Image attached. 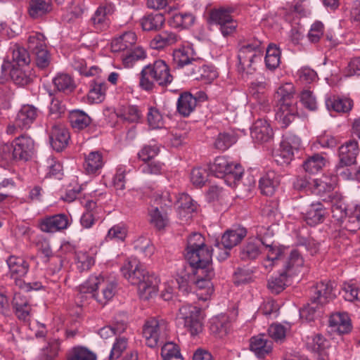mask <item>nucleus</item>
I'll return each mask as SVG.
<instances>
[{
    "instance_id": "obj_14",
    "label": "nucleus",
    "mask_w": 360,
    "mask_h": 360,
    "mask_svg": "<svg viewBox=\"0 0 360 360\" xmlns=\"http://www.w3.org/2000/svg\"><path fill=\"white\" fill-rule=\"evenodd\" d=\"M69 219L65 214H58L41 219L39 226L43 232L56 233L69 226Z\"/></svg>"
},
{
    "instance_id": "obj_8",
    "label": "nucleus",
    "mask_w": 360,
    "mask_h": 360,
    "mask_svg": "<svg viewBox=\"0 0 360 360\" xmlns=\"http://www.w3.org/2000/svg\"><path fill=\"white\" fill-rule=\"evenodd\" d=\"M191 266L196 269L195 274L198 277L195 283L197 288L199 290L205 291V292H198V295L200 297V299L207 300L213 292L211 280L214 276V271L212 262Z\"/></svg>"
},
{
    "instance_id": "obj_63",
    "label": "nucleus",
    "mask_w": 360,
    "mask_h": 360,
    "mask_svg": "<svg viewBox=\"0 0 360 360\" xmlns=\"http://www.w3.org/2000/svg\"><path fill=\"white\" fill-rule=\"evenodd\" d=\"M206 170L202 167L193 168L191 172V181L195 186H202L207 181Z\"/></svg>"
},
{
    "instance_id": "obj_62",
    "label": "nucleus",
    "mask_w": 360,
    "mask_h": 360,
    "mask_svg": "<svg viewBox=\"0 0 360 360\" xmlns=\"http://www.w3.org/2000/svg\"><path fill=\"white\" fill-rule=\"evenodd\" d=\"M321 306L311 300V303L308 304L306 307L300 311L301 319L307 321H311L315 318L316 312L319 311Z\"/></svg>"
},
{
    "instance_id": "obj_46",
    "label": "nucleus",
    "mask_w": 360,
    "mask_h": 360,
    "mask_svg": "<svg viewBox=\"0 0 360 360\" xmlns=\"http://www.w3.org/2000/svg\"><path fill=\"white\" fill-rule=\"evenodd\" d=\"M146 58L145 51L141 47L130 49L122 56V63L125 68H131L140 60Z\"/></svg>"
},
{
    "instance_id": "obj_9",
    "label": "nucleus",
    "mask_w": 360,
    "mask_h": 360,
    "mask_svg": "<svg viewBox=\"0 0 360 360\" xmlns=\"http://www.w3.org/2000/svg\"><path fill=\"white\" fill-rule=\"evenodd\" d=\"M233 11L231 8L220 7L210 12L209 22L219 25L222 34L225 37L232 34L237 27L236 22L231 15Z\"/></svg>"
},
{
    "instance_id": "obj_39",
    "label": "nucleus",
    "mask_w": 360,
    "mask_h": 360,
    "mask_svg": "<svg viewBox=\"0 0 360 360\" xmlns=\"http://www.w3.org/2000/svg\"><path fill=\"white\" fill-rule=\"evenodd\" d=\"M70 122L72 128L82 130L88 127L91 120L84 112L79 110H75L70 113Z\"/></svg>"
},
{
    "instance_id": "obj_33",
    "label": "nucleus",
    "mask_w": 360,
    "mask_h": 360,
    "mask_svg": "<svg viewBox=\"0 0 360 360\" xmlns=\"http://www.w3.org/2000/svg\"><path fill=\"white\" fill-rule=\"evenodd\" d=\"M150 224L157 230H162L169 224L167 213L158 207L151 206L148 210Z\"/></svg>"
},
{
    "instance_id": "obj_37",
    "label": "nucleus",
    "mask_w": 360,
    "mask_h": 360,
    "mask_svg": "<svg viewBox=\"0 0 360 360\" xmlns=\"http://www.w3.org/2000/svg\"><path fill=\"white\" fill-rule=\"evenodd\" d=\"M325 214V210L321 203L311 204L305 212L304 219L309 225L314 226L323 221Z\"/></svg>"
},
{
    "instance_id": "obj_25",
    "label": "nucleus",
    "mask_w": 360,
    "mask_h": 360,
    "mask_svg": "<svg viewBox=\"0 0 360 360\" xmlns=\"http://www.w3.org/2000/svg\"><path fill=\"white\" fill-rule=\"evenodd\" d=\"M13 305L17 317L22 321H28L31 315L32 307L27 299L20 292L15 293Z\"/></svg>"
},
{
    "instance_id": "obj_11",
    "label": "nucleus",
    "mask_w": 360,
    "mask_h": 360,
    "mask_svg": "<svg viewBox=\"0 0 360 360\" xmlns=\"http://www.w3.org/2000/svg\"><path fill=\"white\" fill-rule=\"evenodd\" d=\"M261 57L262 52L259 42L243 46L240 49L238 56L241 68L246 70L248 73H251L252 70H255L252 65L257 59H261Z\"/></svg>"
},
{
    "instance_id": "obj_56",
    "label": "nucleus",
    "mask_w": 360,
    "mask_h": 360,
    "mask_svg": "<svg viewBox=\"0 0 360 360\" xmlns=\"http://www.w3.org/2000/svg\"><path fill=\"white\" fill-rule=\"evenodd\" d=\"M60 342L58 340H53L44 348L40 354L39 360H53L60 350Z\"/></svg>"
},
{
    "instance_id": "obj_31",
    "label": "nucleus",
    "mask_w": 360,
    "mask_h": 360,
    "mask_svg": "<svg viewBox=\"0 0 360 360\" xmlns=\"http://www.w3.org/2000/svg\"><path fill=\"white\" fill-rule=\"evenodd\" d=\"M326 105L329 111L346 113L351 110L353 102L347 98L333 96L326 99Z\"/></svg>"
},
{
    "instance_id": "obj_13",
    "label": "nucleus",
    "mask_w": 360,
    "mask_h": 360,
    "mask_svg": "<svg viewBox=\"0 0 360 360\" xmlns=\"http://www.w3.org/2000/svg\"><path fill=\"white\" fill-rule=\"evenodd\" d=\"M184 327L191 335H196L202 330V316L197 307L189 305L184 307Z\"/></svg>"
},
{
    "instance_id": "obj_17",
    "label": "nucleus",
    "mask_w": 360,
    "mask_h": 360,
    "mask_svg": "<svg viewBox=\"0 0 360 360\" xmlns=\"http://www.w3.org/2000/svg\"><path fill=\"white\" fill-rule=\"evenodd\" d=\"M297 103L276 104V120L287 127L298 116Z\"/></svg>"
},
{
    "instance_id": "obj_15",
    "label": "nucleus",
    "mask_w": 360,
    "mask_h": 360,
    "mask_svg": "<svg viewBox=\"0 0 360 360\" xmlns=\"http://www.w3.org/2000/svg\"><path fill=\"white\" fill-rule=\"evenodd\" d=\"M199 60L193 58V50L190 46L181 48V73L196 79L199 70Z\"/></svg>"
},
{
    "instance_id": "obj_29",
    "label": "nucleus",
    "mask_w": 360,
    "mask_h": 360,
    "mask_svg": "<svg viewBox=\"0 0 360 360\" xmlns=\"http://www.w3.org/2000/svg\"><path fill=\"white\" fill-rule=\"evenodd\" d=\"M136 41V35L133 32H126L111 42L112 52H120L130 49Z\"/></svg>"
},
{
    "instance_id": "obj_58",
    "label": "nucleus",
    "mask_w": 360,
    "mask_h": 360,
    "mask_svg": "<svg viewBox=\"0 0 360 360\" xmlns=\"http://www.w3.org/2000/svg\"><path fill=\"white\" fill-rule=\"evenodd\" d=\"M197 100L188 92L181 94V116L187 117L196 106Z\"/></svg>"
},
{
    "instance_id": "obj_42",
    "label": "nucleus",
    "mask_w": 360,
    "mask_h": 360,
    "mask_svg": "<svg viewBox=\"0 0 360 360\" xmlns=\"http://www.w3.org/2000/svg\"><path fill=\"white\" fill-rule=\"evenodd\" d=\"M229 325L230 324L227 316H214L211 321L210 330L213 334L218 336L219 338H223L228 333Z\"/></svg>"
},
{
    "instance_id": "obj_43",
    "label": "nucleus",
    "mask_w": 360,
    "mask_h": 360,
    "mask_svg": "<svg viewBox=\"0 0 360 360\" xmlns=\"http://www.w3.org/2000/svg\"><path fill=\"white\" fill-rule=\"evenodd\" d=\"M326 164V160L319 154L309 157L304 162L303 167L307 172L315 174L322 169Z\"/></svg>"
},
{
    "instance_id": "obj_54",
    "label": "nucleus",
    "mask_w": 360,
    "mask_h": 360,
    "mask_svg": "<svg viewBox=\"0 0 360 360\" xmlns=\"http://www.w3.org/2000/svg\"><path fill=\"white\" fill-rule=\"evenodd\" d=\"M163 360H180V348L173 342L165 343L161 349Z\"/></svg>"
},
{
    "instance_id": "obj_47",
    "label": "nucleus",
    "mask_w": 360,
    "mask_h": 360,
    "mask_svg": "<svg viewBox=\"0 0 360 360\" xmlns=\"http://www.w3.org/2000/svg\"><path fill=\"white\" fill-rule=\"evenodd\" d=\"M127 227L125 224L122 223L115 224L108 230L105 240L123 242L127 236Z\"/></svg>"
},
{
    "instance_id": "obj_10",
    "label": "nucleus",
    "mask_w": 360,
    "mask_h": 360,
    "mask_svg": "<svg viewBox=\"0 0 360 360\" xmlns=\"http://www.w3.org/2000/svg\"><path fill=\"white\" fill-rule=\"evenodd\" d=\"M115 11V6L105 1L100 4L89 20V25L96 32L106 30L110 24L109 15Z\"/></svg>"
},
{
    "instance_id": "obj_5",
    "label": "nucleus",
    "mask_w": 360,
    "mask_h": 360,
    "mask_svg": "<svg viewBox=\"0 0 360 360\" xmlns=\"http://www.w3.org/2000/svg\"><path fill=\"white\" fill-rule=\"evenodd\" d=\"M212 250L205 245L202 235L194 232L188 237L185 258L190 265L212 262Z\"/></svg>"
},
{
    "instance_id": "obj_45",
    "label": "nucleus",
    "mask_w": 360,
    "mask_h": 360,
    "mask_svg": "<svg viewBox=\"0 0 360 360\" xmlns=\"http://www.w3.org/2000/svg\"><path fill=\"white\" fill-rule=\"evenodd\" d=\"M117 116L128 122H137L141 118V112L136 106L128 105L119 109Z\"/></svg>"
},
{
    "instance_id": "obj_20",
    "label": "nucleus",
    "mask_w": 360,
    "mask_h": 360,
    "mask_svg": "<svg viewBox=\"0 0 360 360\" xmlns=\"http://www.w3.org/2000/svg\"><path fill=\"white\" fill-rule=\"evenodd\" d=\"M359 153L358 143L355 140L347 141L339 148L340 165L349 166L356 162Z\"/></svg>"
},
{
    "instance_id": "obj_6",
    "label": "nucleus",
    "mask_w": 360,
    "mask_h": 360,
    "mask_svg": "<svg viewBox=\"0 0 360 360\" xmlns=\"http://www.w3.org/2000/svg\"><path fill=\"white\" fill-rule=\"evenodd\" d=\"M209 169L217 177L224 178L229 186L236 184L244 172L240 164L231 162L223 156L217 157L214 162L209 165Z\"/></svg>"
},
{
    "instance_id": "obj_30",
    "label": "nucleus",
    "mask_w": 360,
    "mask_h": 360,
    "mask_svg": "<svg viewBox=\"0 0 360 360\" xmlns=\"http://www.w3.org/2000/svg\"><path fill=\"white\" fill-rule=\"evenodd\" d=\"M263 238L260 237L248 240L240 250V259L243 260L256 259L261 253L260 246L262 245Z\"/></svg>"
},
{
    "instance_id": "obj_26",
    "label": "nucleus",
    "mask_w": 360,
    "mask_h": 360,
    "mask_svg": "<svg viewBox=\"0 0 360 360\" xmlns=\"http://www.w3.org/2000/svg\"><path fill=\"white\" fill-rule=\"evenodd\" d=\"M165 22V16L159 13L145 15L140 20L142 29L148 32L159 31L163 27Z\"/></svg>"
},
{
    "instance_id": "obj_53",
    "label": "nucleus",
    "mask_w": 360,
    "mask_h": 360,
    "mask_svg": "<svg viewBox=\"0 0 360 360\" xmlns=\"http://www.w3.org/2000/svg\"><path fill=\"white\" fill-rule=\"evenodd\" d=\"M77 266L80 271L89 270L95 263L94 254L79 251L76 256Z\"/></svg>"
},
{
    "instance_id": "obj_52",
    "label": "nucleus",
    "mask_w": 360,
    "mask_h": 360,
    "mask_svg": "<svg viewBox=\"0 0 360 360\" xmlns=\"http://www.w3.org/2000/svg\"><path fill=\"white\" fill-rule=\"evenodd\" d=\"M287 278L286 271L281 272L278 276L271 278L268 281V288L272 293H280L287 285Z\"/></svg>"
},
{
    "instance_id": "obj_36",
    "label": "nucleus",
    "mask_w": 360,
    "mask_h": 360,
    "mask_svg": "<svg viewBox=\"0 0 360 360\" xmlns=\"http://www.w3.org/2000/svg\"><path fill=\"white\" fill-rule=\"evenodd\" d=\"M336 182L337 177L335 176H332L330 178L324 176L323 179H314L311 191L317 195L330 192L336 186Z\"/></svg>"
},
{
    "instance_id": "obj_21",
    "label": "nucleus",
    "mask_w": 360,
    "mask_h": 360,
    "mask_svg": "<svg viewBox=\"0 0 360 360\" xmlns=\"http://www.w3.org/2000/svg\"><path fill=\"white\" fill-rule=\"evenodd\" d=\"M250 349L259 358H264L272 352V342L264 334H259L250 340Z\"/></svg>"
},
{
    "instance_id": "obj_55",
    "label": "nucleus",
    "mask_w": 360,
    "mask_h": 360,
    "mask_svg": "<svg viewBox=\"0 0 360 360\" xmlns=\"http://www.w3.org/2000/svg\"><path fill=\"white\" fill-rule=\"evenodd\" d=\"M303 264L304 259L300 252L297 250H293L284 262V271H286L288 274L292 269L302 266Z\"/></svg>"
},
{
    "instance_id": "obj_27",
    "label": "nucleus",
    "mask_w": 360,
    "mask_h": 360,
    "mask_svg": "<svg viewBox=\"0 0 360 360\" xmlns=\"http://www.w3.org/2000/svg\"><path fill=\"white\" fill-rule=\"evenodd\" d=\"M108 84L105 82L94 80L90 84L87 99L91 103H100L105 98Z\"/></svg>"
},
{
    "instance_id": "obj_57",
    "label": "nucleus",
    "mask_w": 360,
    "mask_h": 360,
    "mask_svg": "<svg viewBox=\"0 0 360 360\" xmlns=\"http://www.w3.org/2000/svg\"><path fill=\"white\" fill-rule=\"evenodd\" d=\"M27 46L32 54L45 49L46 47L45 37L41 33H34L30 35L27 39Z\"/></svg>"
},
{
    "instance_id": "obj_4",
    "label": "nucleus",
    "mask_w": 360,
    "mask_h": 360,
    "mask_svg": "<svg viewBox=\"0 0 360 360\" xmlns=\"http://www.w3.org/2000/svg\"><path fill=\"white\" fill-rule=\"evenodd\" d=\"M34 141L27 136H20L13 143L4 144L0 149L1 158L7 162L27 161L34 153Z\"/></svg>"
},
{
    "instance_id": "obj_16",
    "label": "nucleus",
    "mask_w": 360,
    "mask_h": 360,
    "mask_svg": "<svg viewBox=\"0 0 360 360\" xmlns=\"http://www.w3.org/2000/svg\"><path fill=\"white\" fill-rule=\"evenodd\" d=\"M49 139L53 148L61 151L68 146L70 134L62 124L56 123L51 126Z\"/></svg>"
},
{
    "instance_id": "obj_3",
    "label": "nucleus",
    "mask_w": 360,
    "mask_h": 360,
    "mask_svg": "<svg viewBox=\"0 0 360 360\" xmlns=\"http://www.w3.org/2000/svg\"><path fill=\"white\" fill-rule=\"evenodd\" d=\"M173 76L169 66L162 60H155L145 66L140 72L139 86L144 91H152L157 83L159 86H167L172 83Z\"/></svg>"
},
{
    "instance_id": "obj_24",
    "label": "nucleus",
    "mask_w": 360,
    "mask_h": 360,
    "mask_svg": "<svg viewBox=\"0 0 360 360\" xmlns=\"http://www.w3.org/2000/svg\"><path fill=\"white\" fill-rule=\"evenodd\" d=\"M280 182V175L274 171H269L259 180L261 192L266 195H272Z\"/></svg>"
},
{
    "instance_id": "obj_28",
    "label": "nucleus",
    "mask_w": 360,
    "mask_h": 360,
    "mask_svg": "<svg viewBox=\"0 0 360 360\" xmlns=\"http://www.w3.org/2000/svg\"><path fill=\"white\" fill-rule=\"evenodd\" d=\"M246 233V230L240 228L227 230L221 236V244L225 249L231 250L240 243Z\"/></svg>"
},
{
    "instance_id": "obj_38",
    "label": "nucleus",
    "mask_w": 360,
    "mask_h": 360,
    "mask_svg": "<svg viewBox=\"0 0 360 360\" xmlns=\"http://www.w3.org/2000/svg\"><path fill=\"white\" fill-rule=\"evenodd\" d=\"M276 95L278 98L276 104L297 103L295 90L292 83L282 84L278 89Z\"/></svg>"
},
{
    "instance_id": "obj_49",
    "label": "nucleus",
    "mask_w": 360,
    "mask_h": 360,
    "mask_svg": "<svg viewBox=\"0 0 360 360\" xmlns=\"http://www.w3.org/2000/svg\"><path fill=\"white\" fill-rule=\"evenodd\" d=\"M197 205L192 198L185 193H181V212H184V217L186 221L191 220L196 213Z\"/></svg>"
},
{
    "instance_id": "obj_44",
    "label": "nucleus",
    "mask_w": 360,
    "mask_h": 360,
    "mask_svg": "<svg viewBox=\"0 0 360 360\" xmlns=\"http://www.w3.org/2000/svg\"><path fill=\"white\" fill-rule=\"evenodd\" d=\"M53 82L58 91L66 94L72 92L75 88L73 79L67 74L57 75L53 79Z\"/></svg>"
},
{
    "instance_id": "obj_34",
    "label": "nucleus",
    "mask_w": 360,
    "mask_h": 360,
    "mask_svg": "<svg viewBox=\"0 0 360 360\" xmlns=\"http://www.w3.org/2000/svg\"><path fill=\"white\" fill-rule=\"evenodd\" d=\"M262 242L266 250V259L264 262L263 265L266 269H268L274 266L276 262L281 259L283 255V249L274 245L273 243H267L264 238L262 240Z\"/></svg>"
},
{
    "instance_id": "obj_18",
    "label": "nucleus",
    "mask_w": 360,
    "mask_h": 360,
    "mask_svg": "<svg viewBox=\"0 0 360 360\" xmlns=\"http://www.w3.org/2000/svg\"><path fill=\"white\" fill-rule=\"evenodd\" d=\"M333 290V287L330 281L318 283L311 288L314 295L311 300L322 307L335 297Z\"/></svg>"
},
{
    "instance_id": "obj_48",
    "label": "nucleus",
    "mask_w": 360,
    "mask_h": 360,
    "mask_svg": "<svg viewBox=\"0 0 360 360\" xmlns=\"http://www.w3.org/2000/svg\"><path fill=\"white\" fill-rule=\"evenodd\" d=\"M281 51L279 49L273 44H270L267 49L265 57V63L269 70H274L280 64Z\"/></svg>"
},
{
    "instance_id": "obj_50",
    "label": "nucleus",
    "mask_w": 360,
    "mask_h": 360,
    "mask_svg": "<svg viewBox=\"0 0 360 360\" xmlns=\"http://www.w3.org/2000/svg\"><path fill=\"white\" fill-rule=\"evenodd\" d=\"M25 67H15L12 66L8 70H10V76L13 82L19 86H25L28 84L31 78L24 70ZM7 70V68H6Z\"/></svg>"
},
{
    "instance_id": "obj_64",
    "label": "nucleus",
    "mask_w": 360,
    "mask_h": 360,
    "mask_svg": "<svg viewBox=\"0 0 360 360\" xmlns=\"http://www.w3.org/2000/svg\"><path fill=\"white\" fill-rule=\"evenodd\" d=\"M148 122L153 129H159L163 127V118L160 112L154 108H150L148 112Z\"/></svg>"
},
{
    "instance_id": "obj_61",
    "label": "nucleus",
    "mask_w": 360,
    "mask_h": 360,
    "mask_svg": "<svg viewBox=\"0 0 360 360\" xmlns=\"http://www.w3.org/2000/svg\"><path fill=\"white\" fill-rule=\"evenodd\" d=\"M127 347V341L124 338H119L116 339L111 349L109 360H117L120 357L122 352Z\"/></svg>"
},
{
    "instance_id": "obj_7",
    "label": "nucleus",
    "mask_w": 360,
    "mask_h": 360,
    "mask_svg": "<svg viewBox=\"0 0 360 360\" xmlns=\"http://www.w3.org/2000/svg\"><path fill=\"white\" fill-rule=\"evenodd\" d=\"M168 323L163 319L150 318L146 321L143 335L146 339V344L150 347L158 345L160 338L167 335Z\"/></svg>"
},
{
    "instance_id": "obj_59",
    "label": "nucleus",
    "mask_w": 360,
    "mask_h": 360,
    "mask_svg": "<svg viewBox=\"0 0 360 360\" xmlns=\"http://www.w3.org/2000/svg\"><path fill=\"white\" fill-rule=\"evenodd\" d=\"M327 341L321 334H315L307 338V347L314 352H321L326 347Z\"/></svg>"
},
{
    "instance_id": "obj_51",
    "label": "nucleus",
    "mask_w": 360,
    "mask_h": 360,
    "mask_svg": "<svg viewBox=\"0 0 360 360\" xmlns=\"http://www.w3.org/2000/svg\"><path fill=\"white\" fill-rule=\"evenodd\" d=\"M67 360H96V356L86 347H75L68 353Z\"/></svg>"
},
{
    "instance_id": "obj_12",
    "label": "nucleus",
    "mask_w": 360,
    "mask_h": 360,
    "mask_svg": "<svg viewBox=\"0 0 360 360\" xmlns=\"http://www.w3.org/2000/svg\"><path fill=\"white\" fill-rule=\"evenodd\" d=\"M30 62V56L27 51L20 46L15 44L12 45L6 56V60L2 65L4 70L10 67H25Z\"/></svg>"
},
{
    "instance_id": "obj_32",
    "label": "nucleus",
    "mask_w": 360,
    "mask_h": 360,
    "mask_svg": "<svg viewBox=\"0 0 360 360\" xmlns=\"http://www.w3.org/2000/svg\"><path fill=\"white\" fill-rule=\"evenodd\" d=\"M52 10L50 0H30L29 3L28 13L31 18H38Z\"/></svg>"
},
{
    "instance_id": "obj_22",
    "label": "nucleus",
    "mask_w": 360,
    "mask_h": 360,
    "mask_svg": "<svg viewBox=\"0 0 360 360\" xmlns=\"http://www.w3.org/2000/svg\"><path fill=\"white\" fill-rule=\"evenodd\" d=\"M38 110L32 105H24L16 116L17 124L22 129H28L38 116Z\"/></svg>"
},
{
    "instance_id": "obj_60",
    "label": "nucleus",
    "mask_w": 360,
    "mask_h": 360,
    "mask_svg": "<svg viewBox=\"0 0 360 360\" xmlns=\"http://www.w3.org/2000/svg\"><path fill=\"white\" fill-rule=\"evenodd\" d=\"M196 75L197 80H202L206 83H210L218 77L217 70L212 66L203 65L199 68Z\"/></svg>"
},
{
    "instance_id": "obj_23",
    "label": "nucleus",
    "mask_w": 360,
    "mask_h": 360,
    "mask_svg": "<svg viewBox=\"0 0 360 360\" xmlns=\"http://www.w3.org/2000/svg\"><path fill=\"white\" fill-rule=\"evenodd\" d=\"M11 276L16 281L27 274L29 269L28 263L24 259L15 256H10L6 260Z\"/></svg>"
},
{
    "instance_id": "obj_19",
    "label": "nucleus",
    "mask_w": 360,
    "mask_h": 360,
    "mask_svg": "<svg viewBox=\"0 0 360 360\" xmlns=\"http://www.w3.org/2000/svg\"><path fill=\"white\" fill-rule=\"evenodd\" d=\"M251 137L257 143H266L273 137V130L266 120L258 119L251 128Z\"/></svg>"
},
{
    "instance_id": "obj_40",
    "label": "nucleus",
    "mask_w": 360,
    "mask_h": 360,
    "mask_svg": "<svg viewBox=\"0 0 360 360\" xmlns=\"http://www.w3.org/2000/svg\"><path fill=\"white\" fill-rule=\"evenodd\" d=\"M293 156L292 147L288 142H281L280 146L274 152L275 161L278 164H289Z\"/></svg>"
},
{
    "instance_id": "obj_1",
    "label": "nucleus",
    "mask_w": 360,
    "mask_h": 360,
    "mask_svg": "<svg viewBox=\"0 0 360 360\" xmlns=\"http://www.w3.org/2000/svg\"><path fill=\"white\" fill-rule=\"evenodd\" d=\"M122 275L131 285L137 286L139 297L148 300L156 295L160 282L159 278L150 274L136 258L127 259L120 269Z\"/></svg>"
},
{
    "instance_id": "obj_2",
    "label": "nucleus",
    "mask_w": 360,
    "mask_h": 360,
    "mask_svg": "<svg viewBox=\"0 0 360 360\" xmlns=\"http://www.w3.org/2000/svg\"><path fill=\"white\" fill-rule=\"evenodd\" d=\"M117 287V283L114 278L101 275L91 276L79 287V292L80 295L90 294L99 304L105 305L115 296Z\"/></svg>"
},
{
    "instance_id": "obj_35",
    "label": "nucleus",
    "mask_w": 360,
    "mask_h": 360,
    "mask_svg": "<svg viewBox=\"0 0 360 360\" xmlns=\"http://www.w3.org/2000/svg\"><path fill=\"white\" fill-rule=\"evenodd\" d=\"M330 326L340 334L347 333L351 330V324L346 313H335L330 316Z\"/></svg>"
},
{
    "instance_id": "obj_41",
    "label": "nucleus",
    "mask_w": 360,
    "mask_h": 360,
    "mask_svg": "<svg viewBox=\"0 0 360 360\" xmlns=\"http://www.w3.org/2000/svg\"><path fill=\"white\" fill-rule=\"evenodd\" d=\"M103 165V156L98 151H92L85 158V169L89 174L95 173L100 169Z\"/></svg>"
}]
</instances>
